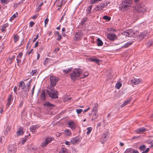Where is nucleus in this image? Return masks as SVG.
<instances>
[{
    "label": "nucleus",
    "mask_w": 153,
    "mask_h": 153,
    "mask_svg": "<svg viewBox=\"0 0 153 153\" xmlns=\"http://www.w3.org/2000/svg\"><path fill=\"white\" fill-rule=\"evenodd\" d=\"M82 73L81 69L79 68L75 69L70 74L71 79L75 81L80 78H83Z\"/></svg>",
    "instance_id": "obj_1"
},
{
    "label": "nucleus",
    "mask_w": 153,
    "mask_h": 153,
    "mask_svg": "<svg viewBox=\"0 0 153 153\" xmlns=\"http://www.w3.org/2000/svg\"><path fill=\"white\" fill-rule=\"evenodd\" d=\"M132 3L131 0H123L119 5V9L121 11H126L131 8Z\"/></svg>",
    "instance_id": "obj_2"
},
{
    "label": "nucleus",
    "mask_w": 153,
    "mask_h": 153,
    "mask_svg": "<svg viewBox=\"0 0 153 153\" xmlns=\"http://www.w3.org/2000/svg\"><path fill=\"white\" fill-rule=\"evenodd\" d=\"M32 82V80H30L26 83V89L25 91L26 94H27L28 92L30 89V86ZM26 88L25 84L23 81H21L19 82V88H21L22 89H24Z\"/></svg>",
    "instance_id": "obj_3"
},
{
    "label": "nucleus",
    "mask_w": 153,
    "mask_h": 153,
    "mask_svg": "<svg viewBox=\"0 0 153 153\" xmlns=\"http://www.w3.org/2000/svg\"><path fill=\"white\" fill-rule=\"evenodd\" d=\"M138 33V32L137 30L132 29L128 30L126 32V35L130 37H134L137 35Z\"/></svg>",
    "instance_id": "obj_4"
},
{
    "label": "nucleus",
    "mask_w": 153,
    "mask_h": 153,
    "mask_svg": "<svg viewBox=\"0 0 153 153\" xmlns=\"http://www.w3.org/2000/svg\"><path fill=\"white\" fill-rule=\"evenodd\" d=\"M53 139L51 137H47L45 138V140L41 143V146L42 147L46 146Z\"/></svg>",
    "instance_id": "obj_5"
},
{
    "label": "nucleus",
    "mask_w": 153,
    "mask_h": 153,
    "mask_svg": "<svg viewBox=\"0 0 153 153\" xmlns=\"http://www.w3.org/2000/svg\"><path fill=\"white\" fill-rule=\"evenodd\" d=\"M47 92L50 97L52 98H56L58 97L57 92L56 90H54L52 91L48 90Z\"/></svg>",
    "instance_id": "obj_6"
},
{
    "label": "nucleus",
    "mask_w": 153,
    "mask_h": 153,
    "mask_svg": "<svg viewBox=\"0 0 153 153\" xmlns=\"http://www.w3.org/2000/svg\"><path fill=\"white\" fill-rule=\"evenodd\" d=\"M17 147L16 145H10L8 149V153H15L17 150Z\"/></svg>",
    "instance_id": "obj_7"
},
{
    "label": "nucleus",
    "mask_w": 153,
    "mask_h": 153,
    "mask_svg": "<svg viewBox=\"0 0 153 153\" xmlns=\"http://www.w3.org/2000/svg\"><path fill=\"white\" fill-rule=\"evenodd\" d=\"M50 80L51 81V85L53 86H54L58 81V79L56 77L53 76H51L50 77Z\"/></svg>",
    "instance_id": "obj_8"
},
{
    "label": "nucleus",
    "mask_w": 153,
    "mask_h": 153,
    "mask_svg": "<svg viewBox=\"0 0 153 153\" xmlns=\"http://www.w3.org/2000/svg\"><path fill=\"white\" fill-rule=\"evenodd\" d=\"M107 37L108 39L111 41H114L117 39L116 35L113 33H109L107 34Z\"/></svg>",
    "instance_id": "obj_9"
},
{
    "label": "nucleus",
    "mask_w": 153,
    "mask_h": 153,
    "mask_svg": "<svg viewBox=\"0 0 153 153\" xmlns=\"http://www.w3.org/2000/svg\"><path fill=\"white\" fill-rule=\"evenodd\" d=\"M82 36V34L81 32L79 31L76 33L74 39V40L75 41L80 40Z\"/></svg>",
    "instance_id": "obj_10"
},
{
    "label": "nucleus",
    "mask_w": 153,
    "mask_h": 153,
    "mask_svg": "<svg viewBox=\"0 0 153 153\" xmlns=\"http://www.w3.org/2000/svg\"><path fill=\"white\" fill-rule=\"evenodd\" d=\"M39 127V125H33L30 127V130L33 133H34L36 132V130Z\"/></svg>",
    "instance_id": "obj_11"
},
{
    "label": "nucleus",
    "mask_w": 153,
    "mask_h": 153,
    "mask_svg": "<svg viewBox=\"0 0 153 153\" xmlns=\"http://www.w3.org/2000/svg\"><path fill=\"white\" fill-rule=\"evenodd\" d=\"M88 60L90 62H94L98 65H99L100 60L95 57L89 58L88 59Z\"/></svg>",
    "instance_id": "obj_12"
},
{
    "label": "nucleus",
    "mask_w": 153,
    "mask_h": 153,
    "mask_svg": "<svg viewBox=\"0 0 153 153\" xmlns=\"http://www.w3.org/2000/svg\"><path fill=\"white\" fill-rule=\"evenodd\" d=\"M140 82V80L139 79L134 78L131 80L130 84L132 85H137Z\"/></svg>",
    "instance_id": "obj_13"
},
{
    "label": "nucleus",
    "mask_w": 153,
    "mask_h": 153,
    "mask_svg": "<svg viewBox=\"0 0 153 153\" xmlns=\"http://www.w3.org/2000/svg\"><path fill=\"white\" fill-rule=\"evenodd\" d=\"M13 100V98L12 97L11 94H10L8 96L7 98V102L6 104V106L7 107H9L10 105L11 102Z\"/></svg>",
    "instance_id": "obj_14"
},
{
    "label": "nucleus",
    "mask_w": 153,
    "mask_h": 153,
    "mask_svg": "<svg viewBox=\"0 0 153 153\" xmlns=\"http://www.w3.org/2000/svg\"><path fill=\"white\" fill-rule=\"evenodd\" d=\"M79 142V139L77 138H72L71 140V143L73 144L78 143Z\"/></svg>",
    "instance_id": "obj_15"
},
{
    "label": "nucleus",
    "mask_w": 153,
    "mask_h": 153,
    "mask_svg": "<svg viewBox=\"0 0 153 153\" xmlns=\"http://www.w3.org/2000/svg\"><path fill=\"white\" fill-rule=\"evenodd\" d=\"M68 126L69 127L72 129H75L76 127L75 124L73 121L69 122L68 123Z\"/></svg>",
    "instance_id": "obj_16"
},
{
    "label": "nucleus",
    "mask_w": 153,
    "mask_h": 153,
    "mask_svg": "<svg viewBox=\"0 0 153 153\" xmlns=\"http://www.w3.org/2000/svg\"><path fill=\"white\" fill-rule=\"evenodd\" d=\"M131 98H130L128 100H127L126 101H125L121 105V107H123L126 105H127L131 101Z\"/></svg>",
    "instance_id": "obj_17"
},
{
    "label": "nucleus",
    "mask_w": 153,
    "mask_h": 153,
    "mask_svg": "<svg viewBox=\"0 0 153 153\" xmlns=\"http://www.w3.org/2000/svg\"><path fill=\"white\" fill-rule=\"evenodd\" d=\"M8 26L7 23H6L3 25L2 26V29H1V31L2 32L4 33L6 31V28Z\"/></svg>",
    "instance_id": "obj_18"
},
{
    "label": "nucleus",
    "mask_w": 153,
    "mask_h": 153,
    "mask_svg": "<svg viewBox=\"0 0 153 153\" xmlns=\"http://www.w3.org/2000/svg\"><path fill=\"white\" fill-rule=\"evenodd\" d=\"M98 114L97 112H94L92 120L95 121L98 117Z\"/></svg>",
    "instance_id": "obj_19"
},
{
    "label": "nucleus",
    "mask_w": 153,
    "mask_h": 153,
    "mask_svg": "<svg viewBox=\"0 0 153 153\" xmlns=\"http://www.w3.org/2000/svg\"><path fill=\"white\" fill-rule=\"evenodd\" d=\"M64 133L67 136H69L71 134V131L67 129H66L64 131Z\"/></svg>",
    "instance_id": "obj_20"
},
{
    "label": "nucleus",
    "mask_w": 153,
    "mask_h": 153,
    "mask_svg": "<svg viewBox=\"0 0 153 153\" xmlns=\"http://www.w3.org/2000/svg\"><path fill=\"white\" fill-rule=\"evenodd\" d=\"M143 10V6H138L137 7V11L138 12H142Z\"/></svg>",
    "instance_id": "obj_21"
},
{
    "label": "nucleus",
    "mask_w": 153,
    "mask_h": 153,
    "mask_svg": "<svg viewBox=\"0 0 153 153\" xmlns=\"http://www.w3.org/2000/svg\"><path fill=\"white\" fill-rule=\"evenodd\" d=\"M97 41L98 46H101L103 45V43L102 41L99 38L97 39Z\"/></svg>",
    "instance_id": "obj_22"
},
{
    "label": "nucleus",
    "mask_w": 153,
    "mask_h": 153,
    "mask_svg": "<svg viewBox=\"0 0 153 153\" xmlns=\"http://www.w3.org/2000/svg\"><path fill=\"white\" fill-rule=\"evenodd\" d=\"M59 153H68V151L67 149L65 148H62Z\"/></svg>",
    "instance_id": "obj_23"
},
{
    "label": "nucleus",
    "mask_w": 153,
    "mask_h": 153,
    "mask_svg": "<svg viewBox=\"0 0 153 153\" xmlns=\"http://www.w3.org/2000/svg\"><path fill=\"white\" fill-rule=\"evenodd\" d=\"M24 132H23L22 129H20L17 132V135L18 136H20L22 135Z\"/></svg>",
    "instance_id": "obj_24"
},
{
    "label": "nucleus",
    "mask_w": 153,
    "mask_h": 153,
    "mask_svg": "<svg viewBox=\"0 0 153 153\" xmlns=\"http://www.w3.org/2000/svg\"><path fill=\"white\" fill-rule=\"evenodd\" d=\"M72 69V68H70L66 69H64L63 71V72L65 73V74H67L71 71Z\"/></svg>",
    "instance_id": "obj_25"
},
{
    "label": "nucleus",
    "mask_w": 153,
    "mask_h": 153,
    "mask_svg": "<svg viewBox=\"0 0 153 153\" xmlns=\"http://www.w3.org/2000/svg\"><path fill=\"white\" fill-rule=\"evenodd\" d=\"M98 105L97 104H95L94 107L92 111L93 112H97Z\"/></svg>",
    "instance_id": "obj_26"
},
{
    "label": "nucleus",
    "mask_w": 153,
    "mask_h": 153,
    "mask_svg": "<svg viewBox=\"0 0 153 153\" xmlns=\"http://www.w3.org/2000/svg\"><path fill=\"white\" fill-rule=\"evenodd\" d=\"M18 16V14L17 12L16 13L14 14L10 18V21H12L15 18Z\"/></svg>",
    "instance_id": "obj_27"
},
{
    "label": "nucleus",
    "mask_w": 153,
    "mask_h": 153,
    "mask_svg": "<svg viewBox=\"0 0 153 153\" xmlns=\"http://www.w3.org/2000/svg\"><path fill=\"white\" fill-rule=\"evenodd\" d=\"M102 9L103 8L101 7V5L100 4L97 5L96 7L95 8V10L96 11H98L102 10Z\"/></svg>",
    "instance_id": "obj_28"
},
{
    "label": "nucleus",
    "mask_w": 153,
    "mask_h": 153,
    "mask_svg": "<svg viewBox=\"0 0 153 153\" xmlns=\"http://www.w3.org/2000/svg\"><path fill=\"white\" fill-rule=\"evenodd\" d=\"M148 47H149L153 45V40H152L149 41L146 44Z\"/></svg>",
    "instance_id": "obj_29"
},
{
    "label": "nucleus",
    "mask_w": 153,
    "mask_h": 153,
    "mask_svg": "<svg viewBox=\"0 0 153 153\" xmlns=\"http://www.w3.org/2000/svg\"><path fill=\"white\" fill-rule=\"evenodd\" d=\"M122 86V84L120 82L117 83L115 85V87L117 89H119Z\"/></svg>",
    "instance_id": "obj_30"
},
{
    "label": "nucleus",
    "mask_w": 153,
    "mask_h": 153,
    "mask_svg": "<svg viewBox=\"0 0 153 153\" xmlns=\"http://www.w3.org/2000/svg\"><path fill=\"white\" fill-rule=\"evenodd\" d=\"M143 131V128H140L139 129H137L136 131V132L138 133H140Z\"/></svg>",
    "instance_id": "obj_31"
},
{
    "label": "nucleus",
    "mask_w": 153,
    "mask_h": 153,
    "mask_svg": "<svg viewBox=\"0 0 153 153\" xmlns=\"http://www.w3.org/2000/svg\"><path fill=\"white\" fill-rule=\"evenodd\" d=\"M41 99L42 100H44L45 98V92L42 91L41 95Z\"/></svg>",
    "instance_id": "obj_32"
},
{
    "label": "nucleus",
    "mask_w": 153,
    "mask_h": 153,
    "mask_svg": "<svg viewBox=\"0 0 153 153\" xmlns=\"http://www.w3.org/2000/svg\"><path fill=\"white\" fill-rule=\"evenodd\" d=\"M132 149L131 148L127 149L124 152V153H132Z\"/></svg>",
    "instance_id": "obj_33"
},
{
    "label": "nucleus",
    "mask_w": 153,
    "mask_h": 153,
    "mask_svg": "<svg viewBox=\"0 0 153 153\" xmlns=\"http://www.w3.org/2000/svg\"><path fill=\"white\" fill-rule=\"evenodd\" d=\"M102 0H91L90 3L94 4L97 3L98 1H101Z\"/></svg>",
    "instance_id": "obj_34"
},
{
    "label": "nucleus",
    "mask_w": 153,
    "mask_h": 153,
    "mask_svg": "<svg viewBox=\"0 0 153 153\" xmlns=\"http://www.w3.org/2000/svg\"><path fill=\"white\" fill-rule=\"evenodd\" d=\"M92 129V128L91 127H89L88 128H87V130L88 131L86 132V134L87 135H88L90 133Z\"/></svg>",
    "instance_id": "obj_35"
},
{
    "label": "nucleus",
    "mask_w": 153,
    "mask_h": 153,
    "mask_svg": "<svg viewBox=\"0 0 153 153\" xmlns=\"http://www.w3.org/2000/svg\"><path fill=\"white\" fill-rule=\"evenodd\" d=\"M88 19V18L87 17L84 18L82 19L81 23L82 25H83L85 22H86Z\"/></svg>",
    "instance_id": "obj_36"
},
{
    "label": "nucleus",
    "mask_w": 153,
    "mask_h": 153,
    "mask_svg": "<svg viewBox=\"0 0 153 153\" xmlns=\"http://www.w3.org/2000/svg\"><path fill=\"white\" fill-rule=\"evenodd\" d=\"M0 1L2 4H7L9 2L10 0H0Z\"/></svg>",
    "instance_id": "obj_37"
},
{
    "label": "nucleus",
    "mask_w": 153,
    "mask_h": 153,
    "mask_svg": "<svg viewBox=\"0 0 153 153\" xmlns=\"http://www.w3.org/2000/svg\"><path fill=\"white\" fill-rule=\"evenodd\" d=\"M56 4L58 7H61V6L62 2L60 1L59 0H56Z\"/></svg>",
    "instance_id": "obj_38"
},
{
    "label": "nucleus",
    "mask_w": 153,
    "mask_h": 153,
    "mask_svg": "<svg viewBox=\"0 0 153 153\" xmlns=\"http://www.w3.org/2000/svg\"><path fill=\"white\" fill-rule=\"evenodd\" d=\"M14 41L15 42H17L19 39V36L16 35L14 36Z\"/></svg>",
    "instance_id": "obj_39"
},
{
    "label": "nucleus",
    "mask_w": 153,
    "mask_h": 153,
    "mask_svg": "<svg viewBox=\"0 0 153 153\" xmlns=\"http://www.w3.org/2000/svg\"><path fill=\"white\" fill-rule=\"evenodd\" d=\"M88 72H85L84 73V74H83L82 73V76L83 78L85 77L88 75Z\"/></svg>",
    "instance_id": "obj_40"
},
{
    "label": "nucleus",
    "mask_w": 153,
    "mask_h": 153,
    "mask_svg": "<svg viewBox=\"0 0 153 153\" xmlns=\"http://www.w3.org/2000/svg\"><path fill=\"white\" fill-rule=\"evenodd\" d=\"M54 86H53L51 85V86H48V90H50V91H54L55 90L54 89Z\"/></svg>",
    "instance_id": "obj_41"
},
{
    "label": "nucleus",
    "mask_w": 153,
    "mask_h": 153,
    "mask_svg": "<svg viewBox=\"0 0 153 153\" xmlns=\"http://www.w3.org/2000/svg\"><path fill=\"white\" fill-rule=\"evenodd\" d=\"M103 19L105 20H108V21H109L111 19V18L110 17H109L106 16H105L103 17Z\"/></svg>",
    "instance_id": "obj_42"
},
{
    "label": "nucleus",
    "mask_w": 153,
    "mask_h": 153,
    "mask_svg": "<svg viewBox=\"0 0 153 153\" xmlns=\"http://www.w3.org/2000/svg\"><path fill=\"white\" fill-rule=\"evenodd\" d=\"M100 5H101V7L103 8L105 6L107 5V3L105 2H103L101 4H100Z\"/></svg>",
    "instance_id": "obj_43"
},
{
    "label": "nucleus",
    "mask_w": 153,
    "mask_h": 153,
    "mask_svg": "<svg viewBox=\"0 0 153 153\" xmlns=\"http://www.w3.org/2000/svg\"><path fill=\"white\" fill-rule=\"evenodd\" d=\"M44 105L45 106H53V105H51L49 102H45Z\"/></svg>",
    "instance_id": "obj_44"
},
{
    "label": "nucleus",
    "mask_w": 153,
    "mask_h": 153,
    "mask_svg": "<svg viewBox=\"0 0 153 153\" xmlns=\"http://www.w3.org/2000/svg\"><path fill=\"white\" fill-rule=\"evenodd\" d=\"M76 111L77 113L79 114L83 111V110L81 109H76Z\"/></svg>",
    "instance_id": "obj_45"
},
{
    "label": "nucleus",
    "mask_w": 153,
    "mask_h": 153,
    "mask_svg": "<svg viewBox=\"0 0 153 153\" xmlns=\"http://www.w3.org/2000/svg\"><path fill=\"white\" fill-rule=\"evenodd\" d=\"M108 138V137L107 135H104V136L102 137V139H101V140L102 139L103 140V142L105 141Z\"/></svg>",
    "instance_id": "obj_46"
},
{
    "label": "nucleus",
    "mask_w": 153,
    "mask_h": 153,
    "mask_svg": "<svg viewBox=\"0 0 153 153\" xmlns=\"http://www.w3.org/2000/svg\"><path fill=\"white\" fill-rule=\"evenodd\" d=\"M147 142L148 144H150L151 145V147L153 146V140H149V141H147Z\"/></svg>",
    "instance_id": "obj_47"
},
{
    "label": "nucleus",
    "mask_w": 153,
    "mask_h": 153,
    "mask_svg": "<svg viewBox=\"0 0 153 153\" xmlns=\"http://www.w3.org/2000/svg\"><path fill=\"white\" fill-rule=\"evenodd\" d=\"M92 6H90L88 8V12H87L88 14H89L90 13V11L92 8Z\"/></svg>",
    "instance_id": "obj_48"
},
{
    "label": "nucleus",
    "mask_w": 153,
    "mask_h": 153,
    "mask_svg": "<svg viewBox=\"0 0 153 153\" xmlns=\"http://www.w3.org/2000/svg\"><path fill=\"white\" fill-rule=\"evenodd\" d=\"M49 19L48 18H46L45 20V26L46 27V25L48 24Z\"/></svg>",
    "instance_id": "obj_49"
},
{
    "label": "nucleus",
    "mask_w": 153,
    "mask_h": 153,
    "mask_svg": "<svg viewBox=\"0 0 153 153\" xmlns=\"http://www.w3.org/2000/svg\"><path fill=\"white\" fill-rule=\"evenodd\" d=\"M16 60L17 61L18 65H19L21 63V60L18 58V56H17Z\"/></svg>",
    "instance_id": "obj_50"
},
{
    "label": "nucleus",
    "mask_w": 153,
    "mask_h": 153,
    "mask_svg": "<svg viewBox=\"0 0 153 153\" xmlns=\"http://www.w3.org/2000/svg\"><path fill=\"white\" fill-rule=\"evenodd\" d=\"M131 44V42H128V43H126L124 46H123V47H124L125 48H127L128 47V46L129 45H130Z\"/></svg>",
    "instance_id": "obj_51"
},
{
    "label": "nucleus",
    "mask_w": 153,
    "mask_h": 153,
    "mask_svg": "<svg viewBox=\"0 0 153 153\" xmlns=\"http://www.w3.org/2000/svg\"><path fill=\"white\" fill-rule=\"evenodd\" d=\"M49 59H48V58H46L44 62V64L45 65H46L49 62Z\"/></svg>",
    "instance_id": "obj_52"
},
{
    "label": "nucleus",
    "mask_w": 153,
    "mask_h": 153,
    "mask_svg": "<svg viewBox=\"0 0 153 153\" xmlns=\"http://www.w3.org/2000/svg\"><path fill=\"white\" fill-rule=\"evenodd\" d=\"M10 128H11L10 126H7L6 128V131L9 132L10 131Z\"/></svg>",
    "instance_id": "obj_53"
},
{
    "label": "nucleus",
    "mask_w": 153,
    "mask_h": 153,
    "mask_svg": "<svg viewBox=\"0 0 153 153\" xmlns=\"http://www.w3.org/2000/svg\"><path fill=\"white\" fill-rule=\"evenodd\" d=\"M36 72V70H34L33 71H32L30 73V75H33L35 74Z\"/></svg>",
    "instance_id": "obj_54"
},
{
    "label": "nucleus",
    "mask_w": 153,
    "mask_h": 153,
    "mask_svg": "<svg viewBox=\"0 0 153 153\" xmlns=\"http://www.w3.org/2000/svg\"><path fill=\"white\" fill-rule=\"evenodd\" d=\"M38 37H39V34H38L36 35V37H35L33 39V42H35L36 41V40L38 38Z\"/></svg>",
    "instance_id": "obj_55"
},
{
    "label": "nucleus",
    "mask_w": 153,
    "mask_h": 153,
    "mask_svg": "<svg viewBox=\"0 0 153 153\" xmlns=\"http://www.w3.org/2000/svg\"><path fill=\"white\" fill-rule=\"evenodd\" d=\"M58 36L57 38V39L58 40L60 41L62 38V36L60 35H59Z\"/></svg>",
    "instance_id": "obj_56"
},
{
    "label": "nucleus",
    "mask_w": 153,
    "mask_h": 153,
    "mask_svg": "<svg viewBox=\"0 0 153 153\" xmlns=\"http://www.w3.org/2000/svg\"><path fill=\"white\" fill-rule=\"evenodd\" d=\"M7 61L10 64L12 62V58H9V59H7Z\"/></svg>",
    "instance_id": "obj_57"
},
{
    "label": "nucleus",
    "mask_w": 153,
    "mask_h": 153,
    "mask_svg": "<svg viewBox=\"0 0 153 153\" xmlns=\"http://www.w3.org/2000/svg\"><path fill=\"white\" fill-rule=\"evenodd\" d=\"M149 150V148H147L144 151V153H147Z\"/></svg>",
    "instance_id": "obj_58"
},
{
    "label": "nucleus",
    "mask_w": 153,
    "mask_h": 153,
    "mask_svg": "<svg viewBox=\"0 0 153 153\" xmlns=\"http://www.w3.org/2000/svg\"><path fill=\"white\" fill-rule=\"evenodd\" d=\"M34 24V22H33V21H31L30 22V26L31 27H32L33 26V25Z\"/></svg>",
    "instance_id": "obj_59"
},
{
    "label": "nucleus",
    "mask_w": 153,
    "mask_h": 153,
    "mask_svg": "<svg viewBox=\"0 0 153 153\" xmlns=\"http://www.w3.org/2000/svg\"><path fill=\"white\" fill-rule=\"evenodd\" d=\"M139 149L141 151H143V145H141L139 147Z\"/></svg>",
    "instance_id": "obj_60"
},
{
    "label": "nucleus",
    "mask_w": 153,
    "mask_h": 153,
    "mask_svg": "<svg viewBox=\"0 0 153 153\" xmlns=\"http://www.w3.org/2000/svg\"><path fill=\"white\" fill-rule=\"evenodd\" d=\"M59 50V48H55L54 51V52H55L56 53Z\"/></svg>",
    "instance_id": "obj_61"
},
{
    "label": "nucleus",
    "mask_w": 153,
    "mask_h": 153,
    "mask_svg": "<svg viewBox=\"0 0 153 153\" xmlns=\"http://www.w3.org/2000/svg\"><path fill=\"white\" fill-rule=\"evenodd\" d=\"M132 153H139L137 151L133 149L132 151Z\"/></svg>",
    "instance_id": "obj_62"
},
{
    "label": "nucleus",
    "mask_w": 153,
    "mask_h": 153,
    "mask_svg": "<svg viewBox=\"0 0 153 153\" xmlns=\"http://www.w3.org/2000/svg\"><path fill=\"white\" fill-rule=\"evenodd\" d=\"M65 144L66 145H69L70 144V142L68 141H66L65 142Z\"/></svg>",
    "instance_id": "obj_63"
},
{
    "label": "nucleus",
    "mask_w": 153,
    "mask_h": 153,
    "mask_svg": "<svg viewBox=\"0 0 153 153\" xmlns=\"http://www.w3.org/2000/svg\"><path fill=\"white\" fill-rule=\"evenodd\" d=\"M22 56V54L20 53L17 56H18V58H21Z\"/></svg>",
    "instance_id": "obj_64"
}]
</instances>
